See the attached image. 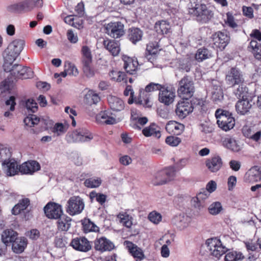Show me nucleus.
Returning a JSON list of instances; mask_svg holds the SVG:
<instances>
[{
  "instance_id": "obj_1",
  "label": "nucleus",
  "mask_w": 261,
  "mask_h": 261,
  "mask_svg": "<svg viewBox=\"0 0 261 261\" xmlns=\"http://www.w3.org/2000/svg\"><path fill=\"white\" fill-rule=\"evenodd\" d=\"M24 41L21 39H15L12 41L3 54L4 70H10L11 64H13L23 49Z\"/></svg>"
},
{
  "instance_id": "obj_2",
  "label": "nucleus",
  "mask_w": 261,
  "mask_h": 261,
  "mask_svg": "<svg viewBox=\"0 0 261 261\" xmlns=\"http://www.w3.org/2000/svg\"><path fill=\"white\" fill-rule=\"evenodd\" d=\"M189 14L196 17L197 21L201 23H207L213 17L214 13L211 7L194 0L190 3L188 8Z\"/></svg>"
},
{
  "instance_id": "obj_3",
  "label": "nucleus",
  "mask_w": 261,
  "mask_h": 261,
  "mask_svg": "<svg viewBox=\"0 0 261 261\" xmlns=\"http://www.w3.org/2000/svg\"><path fill=\"white\" fill-rule=\"evenodd\" d=\"M218 126L227 132L232 129L235 124V120L232 114L228 111L218 109L215 112Z\"/></svg>"
},
{
  "instance_id": "obj_4",
  "label": "nucleus",
  "mask_w": 261,
  "mask_h": 261,
  "mask_svg": "<svg viewBox=\"0 0 261 261\" xmlns=\"http://www.w3.org/2000/svg\"><path fill=\"white\" fill-rule=\"evenodd\" d=\"M195 91L194 83L188 76H184L179 82L177 88L178 95L182 99H189Z\"/></svg>"
},
{
  "instance_id": "obj_5",
  "label": "nucleus",
  "mask_w": 261,
  "mask_h": 261,
  "mask_svg": "<svg viewBox=\"0 0 261 261\" xmlns=\"http://www.w3.org/2000/svg\"><path fill=\"white\" fill-rule=\"evenodd\" d=\"M84 207L85 203L83 198L79 196H73L68 199L66 211L70 216H74L81 214Z\"/></svg>"
},
{
  "instance_id": "obj_6",
  "label": "nucleus",
  "mask_w": 261,
  "mask_h": 261,
  "mask_svg": "<svg viewBox=\"0 0 261 261\" xmlns=\"http://www.w3.org/2000/svg\"><path fill=\"white\" fill-rule=\"evenodd\" d=\"M206 244L211 254L217 258H219L227 251V248L222 244L221 240L217 238L207 239Z\"/></svg>"
},
{
  "instance_id": "obj_7",
  "label": "nucleus",
  "mask_w": 261,
  "mask_h": 261,
  "mask_svg": "<svg viewBox=\"0 0 261 261\" xmlns=\"http://www.w3.org/2000/svg\"><path fill=\"white\" fill-rule=\"evenodd\" d=\"M6 72H10L15 79H27L33 75V72L30 68L22 66L19 64H11L10 70H4Z\"/></svg>"
},
{
  "instance_id": "obj_8",
  "label": "nucleus",
  "mask_w": 261,
  "mask_h": 261,
  "mask_svg": "<svg viewBox=\"0 0 261 261\" xmlns=\"http://www.w3.org/2000/svg\"><path fill=\"white\" fill-rule=\"evenodd\" d=\"M106 33L112 38L117 39L124 34V25L120 21L110 22L105 25Z\"/></svg>"
},
{
  "instance_id": "obj_9",
  "label": "nucleus",
  "mask_w": 261,
  "mask_h": 261,
  "mask_svg": "<svg viewBox=\"0 0 261 261\" xmlns=\"http://www.w3.org/2000/svg\"><path fill=\"white\" fill-rule=\"evenodd\" d=\"M226 83L230 86L243 83L244 79L241 70L236 67H231L225 77Z\"/></svg>"
},
{
  "instance_id": "obj_10",
  "label": "nucleus",
  "mask_w": 261,
  "mask_h": 261,
  "mask_svg": "<svg viewBox=\"0 0 261 261\" xmlns=\"http://www.w3.org/2000/svg\"><path fill=\"white\" fill-rule=\"evenodd\" d=\"M115 247L114 243L105 237L96 238L94 241V248L100 253L110 251Z\"/></svg>"
},
{
  "instance_id": "obj_11",
  "label": "nucleus",
  "mask_w": 261,
  "mask_h": 261,
  "mask_svg": "<svg viewBox=\"0 0 261 261\" xmlns=\"http://www.w3.org/2000/svg\"><path fill=\"white\" fill-rule=\"evenodd\" d=\"M193 111L192 104L188 99H183L178 102L176 105L175 113L180 118H185Z\"/></svg>"
},
{
  "instance_id": "obj_12",
  "label": "nucleus",
  "mask_w": 261,
  "mask_h": 261,
  "mask_svg": "<svg viewBox=\"0 0 261 261\" xmlns=\"http://www.w3.org/2000/svg\"><path fill=\"white\" fill-rule=\"evenodd\" d=\"M175 90L172 87H164L159 92V101L165 105L169 106L174 100Z\"/></svg>"
},
{
  "instance_id": "obj_13",
  "label": "nucleus",
  "mask_w": 261,
  "mask_h": 261,
  "mask_svg": "<svg viewBox=\"0 0 261 261\" xmlns=\"http://www.w3.org/2000/svg\"><path fill=\"white\" fill-rule=\"evenodd\" d=\"M70 246L75 250L81 252H87L92 248L91 242L85 237H76L73 239Z\"/></svg>"
},
{
  "instance_id": "obj_14",
  "label": "nucleus",
  "mask_w": 261,
  "mask_h": 261,
  "mask_svg": "<svg viewBox=\"0 0 261 261\" xmlns=\"http://www.w3.org/2000/svg\"><path fill=\"white\" fill-rule=\"evenodd\" d=\"M124 245L136 261H141L145 258V256L143 250L137 245L130 241H125Z\"/></svg>"
},
{
  "instance_id": "obj_15",
  "label": "nucleus",
  "mask_w": 261,
  "mask_h": 261,
  "mask_svg": "<svg viewBox=\"0 0 261 261\" xmlns=\"http://www.w3.org/2000/svg\"><path fill=\"white\" fill-rule=\"evenodd\" d=\"M46 216L49 219H59L62 214L61 206L54 202H49L44 208Z\"/></svg>"
},
{
  "instance_id": "obj_16",
  "label": "nucleus",
  "mask_w": 261,
  "mask_h": 261,
  "mask_svg": "<svg viewBox=\"0 0 261 261\" xmlns=\"http://www.w3.org/2000/svg\"><path fill=\"white\" fill-rule=\"evenodd\" d=\"M4 173L8 176H12L20 173V165L14 159H10L2 164Z\"/></svg>"
},
{
  "instance_id": "obj_17",
  "label": "nucleus",
  "mask_w": 261,
  "mask_h": 261,
  "mask_svg": "<svg viewBox=\"0 0 261 261\" xmlns=\"http://www.w3.org/2000/svg\"><path fill=\"white\" fill-rule=\"evenodd\" d=\"M34 8L32 3L30 0H25L24 1L14 4L9 6L7 10L10 12H28Z\"/></svg>"
},
{
  "instance_id": "obj_18",
  "label": "nucleus",
  "mask_w": 261,
  "mask_h": 261,
  "mask_svg": "<svg viewBox=\"0 0 261 261\" xmlns=\"http://www.w3.org/2000/svg\"><path fill=\"white\" fill-rule=\"evenodd\" d=\"M214 44L216 47L223 49L230 40V37L226 32H217L213 35Z\"/></svg>"
},
{
  "instance_id": "obj_19",
  "label": "nucleus",
  "mask_w": 261,
  "mask_h": 261,
  "mask_svg": "<svg viewBox=\"0 0 261 261\" xmlns=\"http://www.w3.org/2000/svg\"><path fill=\"white\" fill-rule=\"evenodd\" d=\"M21 174H33L40 169V165L35 161H30L23 163L20 165Z\"/></svg>"
},
{
  "instance_id": "obj_20",
  "label": "nucleus",
  "mask_w": 261,
  "mask_h": 261,
  "mask_svg": "<svg viewBox=\"0 0 261 261\" xmlns=\"http://www.w3.org/2000/svg\"><path fill=\"white\" fill-rule=\"evenodd\" d=\"M222 142L225 148L234 152H239L242 148L240 142L230 136L223 138Z\"/></svg>"
},
{
  "instance_id": "obj_21",
  "label": "nucleus",
  "mask_w": 261,
  "mask_h": 261,
  "mask_svg": "<svg viewBox=\"0 0 261 261\" xmlns=\"http://www.w3.org/2000/svg\"><path fill=\"white\" fill-rule=\"evenodd\" d=\"M191 221V217L184 214L176 215L172 219V223L180 230L187 228L189 225Z\"/></svg>"
},
{
  "instance_id": "obj_22",
  "label": "nucleus",
  "mask_w": 261,
  "mask_h": 261,
  "mask_svg": "<svg viewBox=\"0 0 261 261\" xmlns=\"http://www.w3.org/2000/svg\"><path fill=\"white\" fill-rule=\"evenodd\" d=\"M105 48L113 56H117L120 51V44L114 40L107 39L103 41Z\"/></svg>"
},
{
  "instance_id": "obj_23",
  "label": "nucleus",
  "mask_w": 261,
  "mask_h": 261,
  "mask_svg": "<svg viewBox=\"0 0 261 261\" xmlns=\"http://www.w3.org/2000/svg\"><path fill=\"white\" fill-rule=\"evenodd\" d=\"M124 68L126 72L129 74H135L138 66V62L136 59H133L128 57H124Z\"/></svg>"
},
{
  "instance_id": "obj_24",
  "label": "nucleus",
  "mask_w": 261,
  "mask_h": 261,
  "mask_svg": "<svg viewBox=\"0 0 261 261\" xmlns=\"http://www.w3.org/2000/svg\"><path fill=\"white\" fill-rule=\"evenodd\" d=\"M236 109L238 114L245 115L249 112L252 107L251 101L247 98L240 99L236 104Z\"/></svg>"
},
{
  "instance_id": "obj_25",
  "label": "nucleus",
  "mask_w": 261,
  "mask_h": 261,
  "mask_svg": "<svg viewBox=\"0 0 261 261\" xmlns=\"http://www.w3.org/2000/svg\"><path fill=\"white\" fill-rule=\"evenodd\" d=\"M128 210L122 211L117 215L116 218L119 222L123 226L129 228L133 225V217L128 213Z\"/></svg>"
},
{
  "instance_id": "obj_26",
  "label": "nucleus",
  "mask_w": 261,
  "mask_h": 261,
  "mask_svg": "<svg viewBox=\"0 0 261 261\" xmlns=\"http://www.w3.org/2000/svg\"><path fill=\"white\" fill-rule=\"evenodd\" d=\"M222 165V160L219 156H214L206 161V166L212 172H215L219 170Z\"/></svg>"
},
{
  "instance_id": "obj_27",
  "label": "nucleus",
  "mask_w": 261,
  "mask_h": 261,
  "mask_svg": "<svg viewBox=\"0 0 261 261\" xmlns=\"http://www.w3.org/2000/svg\"><path fill=\"white\" fill-rule=\"evenodd\" d=\"M108 101L110 107L113 111H120L124 108L123 100L116 96L109 95L108 97Z\"/></svg>"
},
{
  "instance_id": "obj_28",
  "label": "nucleus",
  "mask_w": 261,
  "mask_h": 261,
  "mask_svg": "<svg viewBox=\"0 0 261 261\" xmlns=\"http://www.w3.org/2000/svg\"><path fill=\"white\" fill-rule=\"evenodd\" d=\"M97 123L100 124H114L116 123L115 118L111 116L108 111H102L96 116Z\"/></svg>"
},
{
  "instance_id": "obj_29",
  "label": "nucleus",
  "mask_w": 261,
  "mask_h": 261,
  "mask_svg": "<svg viewBox=\"0 0 261 261\" xmlns=\"http://www.w3.org/2000/svg\"><path fill=\"white\" fill-rule=\"evenodd\" d=\"M27 245V240L24 238H17L12 242V248L16 253L22 252Z\"/></svg>"
},
{
  "instance_id": "obj_30",
  "label": "nucleus",
  "mask_w": 261,
  "mask_h": 261,
  "mask_svg": "<svg viewBox=\"0 0 261 261\" xmlns=\"http://www.w3.org/2000/svg\"><path fill=\"white\" fill-rule=\"evenodd\" d=\"M142 134L147 137L153 136L159 138L161 137L160 128L155 123H152L149 126L145 127L142 130Z\"/></svg>"
},
{
  "instance_id": "obj_31",
  "label": "nucleus",
  "mask_w": 261,
  "mask_h": 261,
  "mask_svg": "<svg viewBox=\"0 0 261 261\" xmlns=\"http://www.w3.org/2000/svg\"><path fill=\"white\" fill-rule=\"evenodd\" d=\"M57 221V227L59 231H67L71 226V219L66 215L61 216Z\"/></svg>"
},
{
  "instance_id": "obj_32",
  "label": "nucleus",
  "mask_w": 261,
  "mask_h": 261,
  "mask_svg": "<svg viewBox=\"0 0 261 261\" xmlns=\"http://www.w3.org/2000/svg\"><path fill=\"white\" fill-rule=\"evenodd\" d=\"M242 133L245 137L256 142L258 141L261 137V131L255 132L251 127L248 126H245L243 127Z\"/></svg>"
},
{
  "instance_id": "obj_33",
  "label": "nucleus",
  "mask_w": 261,
  "mask_h": 261,
  "mask_svg": "<svg viewBox=\"0 0 261 261\" xmlns=\"http://www.w3.org/2000/svg\"><path fill=\"white\" fill-rule=\"evenodd\" d=\"M82 229L84 233L98 232L99 228L89 219L85 218L81 221Z\"/></svg>"
},
{
  "instance_id": "obj_34",
  "label": "nucleus",
  "mask_w": 261,
  "mask_h": 261,
  "mask_svg": "<svg viewBox=\"0 0 261 261\" xmlns=\"http://www.w3.org/2000/svg\"><path fill=\"white\" fill-rule=\"evenodd\" d=\"M225 261H240L244 258L243 253L237 250H228L225 253Z\"/></svg>"
},
{
  "instance_id": "obj_35",
  "label": "nucleus",
  "mask_w": 261,
  "mask_h": 261,
  "mask_svg": "<svg viewBox=\"0 0 261 261\" xmlns=\"http://www.w3.org/2000/svg\"><path fill=\"white\" fill-rule=\"evenodd\" d=\"M142 31L139 28H133L128 30V38L133 43L136 44L142 39Z\"/></svg>"
},
{
  "instance_id": "obj_36",
  "label": "nucleus",
  "mask_w": 261,
  "mask_h": 261,
  "mask_svg": "<svg viewBox=\"0 0 261 261\" xmlns=\"http://www.w3.org/2000/svg\"><path fill=\"white\" fill-rule=\"evenodd\" d=\"M17 235V233L13 229H8L3 231L2 234V240L5 244L8 245L16 239Z\"/></svg>"
},
{
  "instance_id": "obj_37",
  "label": "nucleus",
  "mask_w": 261,
  "mask_h": 261,
  "mask_svg": "<svg viewBox=\"0 0 261 261\" xmlns=\"http://www.w3.org/2000/svg\"><path fill=\"white\" fill-rule=\"evenodd\" d=\"M184 128V125L176 121H169L166 125V129L170 134L179 135Z\"/></svg>"
},
{
  "instance_id": "obj_38",
  "label": "nucleus",
  "mask_w": 261,
  "mask_h": 261,
  "mask_svg": "<svg viewBox=\"0 0 261 261\" xmlns=\"http://www.w3.org/2000/svg\"><path fill=\"white\" fill-rule=\"evenodd\" d=\"M154 29L158 34L164 35L170 32V26L166 21L162 20L155 23Z\"/></svg>"
},
{
  "instance_id": "obj_39",
  "label": "nucleus",
  "mask_w": 261,
  "mask_h": 261,
  "mask_svg": "<svg viewBox=\"0 0 261 261\" xmlns=\"http://www.w3.org/2000/svg\"><path fill=\"white\" fill-rule=\"evenodd\" d=\"M100 100L98 95L93 90H89L84 97V101L89 105L96 104Z\"/></svg>"
},
{
  "instance_id": "obj_40",
  "label": "nucleus",
  "mask_w": 261,
  "mask_h": 261,
  "mask_svg": "<svg viewBox=\"0 0 261 261\" xmlns=\"http://www.w3.org/2000/svg\"><path fill=\"white\" fill-rule=\"evenodd\" d=\"M30 204V200L28 198H24L19 201L18 203L16 204L12 210V213L17 215L21 211L25 210Z\"/></svg>"
},
{
  "instance_id": "obj_41",
  "label": "nucleus",
  "mask_w": 261,
  "mask_h": 261,
  "mask_svg": "<svg viewBox=\"0 0 261 261\" xmlns=\"http://www.w3.org/2000/svg\"><path fill=\"white\" fill-rule=\"evenodd\" d=\"M248 48L251 50L255 58L257 60H261V44L256 40H252L249 44Z\"/></svg>"
},
{
  "instance_id": "obj_42",
  "label": "nucleus",
  "mask_w": 261,
  "mask_h": 261,
  "mask_svg": "<svg viewBox=\"0 0 261 261\" xmlns=\"http://www.w3.org/2000/svg\"><path fill=\"white\" fill-rule=\"evenodd\" d=\"M238 87L233 90V94L239 99H244L247 97L248 89L243 83L239 84Z\"/></svg>"
},
{
  "instance_id": "obj_43",
  "label": "nucleus",
  "mask_w": 261,
  "mask_h": 261,
  "mask_svg": "<svg viewBox=\"0 0 261 261\" xmlns=\"http://www.w3.org/2000/svg\"><path fill=\"white\" fill-rule=\"evenodd\" d=\"M81 52L82 63L92 62V55L90 47L87 45H83Z\"/></svg>"
},
{
  "instance_id": "obj_44",
  "label": "nucleus",
  "mask_w": 261,
  "mask_h": 261,
  "mask_svg": "<svg viewBox=\"0 0 261 261\" xmlns=\"http://www.w3.org/2000/svg\"><path fill=\"white\" fill-rule=\"evenodd\" d=\"M260 179V174L258 171L252 169H251L245 176V180L248 182H256Z\"/></svg>"
},
{
  "instance_id": "obj_45",
  "label": "nucleus",
  "mask_w": 261,
  "mask_h": 261,
  "mask_svg": "<svg viewBox=\"0 0 261 261\" xmlns=\"http://www.w3.org/2000/svg\"><path fill=\"white\" fill-rule=\"evenodd\" d=\"M211 57V52L206 48H201L197 50L195 54V59L198 62H202Z\"/></svg>"
},
{
  "instance_id": "obj_46",
  "label": "nucleus",
  "mask_w": 261,
  "mask_h": 261,
  "mask_svg": "<svg viewBox=\"0 0 261 261\" xmlns=\"http://www.w3.org/2000/svg\"><path fill=\"white\" fill-rule=\"evenodd\" d=\"M163 87V85L158 83H150L145 87L144 90H140V97H141V94L144 95L145 93L152 92L158 90H159L160 92Z\"/></svg>"
},
{
  "instance_id": "obj_47",
  "label": "nucleus",
  "mask_w": 261,
  "mask_h": 261,
  "mask_svg": "<svg viewBox=\"0 0 261 261\" xmlns=\"http://www.w3.org/2000/svg\"><path fill=\"white\" fill-rule=\"evenodd\" d=\"M11 158V152L9 148L0 145V162L6 163Z\"/></svg>"
},
{
  "instance_id": "obj_48",
  "label": "nucleus",
  "mask_w": 261,
  "mask_h": 261,
  "mask_svg": "<svg viewBox=\"0 0 261 261\" xmlns=\"http://www.w3.org/2000/svg\"><path fill=\"white\" fill-rule=\"evenodd\" d=\"M111 79L115 81L120 82H127V78L126 77L125 73L121 71H112L109 74Z\"/></svg>"
},
{
  "instance_id": "obj_49",
  "label": "nucleus",
  "mask_w": 261,
  "mask_h": 261,
  "mask_svg": "<svg viewBox=\"0 0 261 261\" xmlns=\"http://www.w3.org/2000/svg\"><path fill=\"white\" fill-rule=\"evenodd\" d=\"M166 182L167 179L163 170L156 173L154 175L153 178L152 179V184L155 186L163 185Z\"/></svg>"
},
{
  "instance_id": "obj_50",
  "label": "nucleus",
  "mask_w": 261,
  "mask_h": 261,
  "mask_svg": "<svg viewBox=\"0 0 261 261\" xmlns=\"http://www.w3.org/2000/svg\"><path fill=\"white\" fill-rule=\"evenodd\" d=\"M64 21L66 23L75 28H79L82 25V21L79 20V18L76 16H67L65 18Z\"/></svg>"
},
{
  "instance_id": "obj_51",
  "label": "nucleus",
  "mask_w": 261,
  "mask_h": 261,
  "mask_svg": "<svg viewBox=\"0 0 261 261\" xmlns=\"http://www.w3.org/2000/svg\"><path fill=\"white\" fill-rule=\"evenodd\" d=\"M101 184V180L100 178H89L86 179L84 184L85 187L88 188H95L98 187Z\"/></svg>"
},
{
  "instance_id": "obj_52",
  "label": "nucleus",
  "mask_w": 261,
  "mask_h": 261,
  "mask_svg": "<svg viewBox=\"0 0 261 261\" xmlns=\"http://www.w3.org/2000/svg\"><path fill=\"white\" fill-rule=\"evenodd\" d=\"M40 121V118L35 115L29 114L24 119V123L29 127H33Z\"/></svg>"
},
{
  "instance_id": "obj_53",
  "label": "nucleus",
  "mask_w": 261,
  "mask_h": 261,
  "mask_svg": "<svg viewBox=\"0 0 261 261\" xmlns=\"http://www.w3.org/2000/svg\"><path fill=\"white\" fill-rule=\"evenodd\" d=\"M223 98V91L220 87L217 88L212 92V99L216 103H218Z\"/></svg>"
},
{
  "instance_id": "obj_54",
  "label": "nucleus",
  "mask_w": 261,
  "mask_h": 261,
  "mask_svg": "<svg viewBox=\"0 0 261 261\" xmlns=\"http://www.w3.org/2000/svg\"><path fill=\"white\" fill-rule=\"evenodd\" d=\"M89 197L91 200H93L95 198L96 200L101 205L103 204L106 202L107 198L106 195L96 193L95 191H92L90 192L89 194Z\"/></svg>"
},
{
  "instance_id": "obj_55",
  "label": "nucleus",
  "mask_w": 261,
  "mask_h": 261,
  "mask_svg": "<svg viewBox=\"0 0 261 261\" xmlns=\"http://www.w3.org/2000/svg\"><path fill=\"white\" fill-rule=\"evenodd\" d=\"M25 107L28 113H35L38 110L37 103L33 99H28L25 101Z\"/></svg>"
},
{
  "instance_id": "obj_56",
  "label": "nucleus",
  "mask_w": 261,
  "mask_h": 261,
  "mask_svg": "<svg viewBox=\"0 0 261 261\" xmlns=\"http://www.w3.org/2000/svg\"><path fill=\"white\" fill-rule=\"evenodd\" d=\"M159 45L158 42H150L147 44L146 52L149 55H155L158 51Z\"/></svg>"
},
{
  "instance_id": "obj_57",
  "label": "nucleus",
  "mask_w": 261,
  "mask_h": 261,
  "mask_svg": "<svg viewBox=\"0 0 261 261\" xmlns=\"http://www.w3.org/2000/svg\"><path fill=\"white\" fill-rule=\"evenodd\" d=\"M92 62L83 63V70L85 75L88 77H91L94 76L95 73L94 69L91 67Z\"/></svg>"
},
{
  "instance_id": "obj_58",
  "label": "nucleus",
  "mask_w": 261,
  "mask_h": 261,
  "mask_svg": "<svg viewBox=\"0 0 261 261\" xmlns=\"http://www.w3.org/2000/svg\"><path fill=\"white\" fill-rule=\"evenodd\" d=\"M148 218L152 223L158 224L162 221V217L159 213L152 211L149 214Z\"/></svg>"
},
{
  "instance_id": "obj_59",
  "label": "nucleus",
  "mask_w": 261,
  "mask_h": 261,
  "mask_svg": "<svg viewBox=\"0 0 261 261\" xmlns=\"http://www.w3.org/2000/svg\"><path fill=\"white\" fill-rule=\"evenodd\" d=\"M92 134L86 129H80V142H88L93 139Z\"/></svg>"
},
{
  "instance_id": "obj_60",
  "label": "nucleus",
  "mask_w": 261,
  "mask_h": 261,
  "mask_svg": "<svg viewBox=\"0 0 261 261\" xmlns=\"http://www.w3.org/2000/svg\"><path fill=\"white\" fill-rule=\"evenodd\" d=\"M67 130V127L62 123H57L55 124L53 128V132L56 134L57 136L64 134Z\"/></svg>"
},
{
  "instance_id": "obj_61",
  "label": "nucleus",
  "mask_w": 261,
  "mask_h": 261,
  "mask_svg": "<svg viewBox=\"0 0 261 261\" xmlns=\"http://www.w3.org/2000/svg\"><path fill=\"white\" fill-rule=\"evenodd\" d=\"M191 63L189 60L184 59L179 62L178 69L184 72H189L191 69Z\"/></svg>"
},
{
  "instance_id": "obj_62",
  "label": "nucleus",
  "mask_w": 261,
  "mask_h": 261,
  "mask_svg": "<svg viewBox=\"0 0 261 261\" xmlns=\"http://www.w3.org/2000/svg\"><path fill=\"white\" fill-rule=\"evenodd\" d=\"M222 210V206L219 202H215L211 204L208 208L210 214L217 215Z\"/></svg>"
},
{
  "instance_id": "obj_63",
  "label": "nucleus",
  "mask_w": 261,
  "mask_h": 261,
  "mask_svg": "<svg viewBox=\"0 0 261 261\" xmlns=\"http://www.w3.org/2000/svg\"><path fill=\"white\" fill-rule=\"evenodd\" d=\"M67 137L69 142H80L81 140L80 138V129L72 132L68 135Z\"/></svg>"
},
{
  "instance_id": "obj_64",
  "label": "nucleus",
  "mask_w": 261,
  "mask_h": 261,
  "mask_svg": "<svg viewBox=\"0 0 261 261\" xmlns=\"http://www.w3.org/2000/svg\"><path fill=\"white\" fill-rule=\"evenodd\" d=\"M55 243L57 247L63 248L67 244V238L65 236L57 237L55 240Z\"/></svg>"
}]
</instances>
